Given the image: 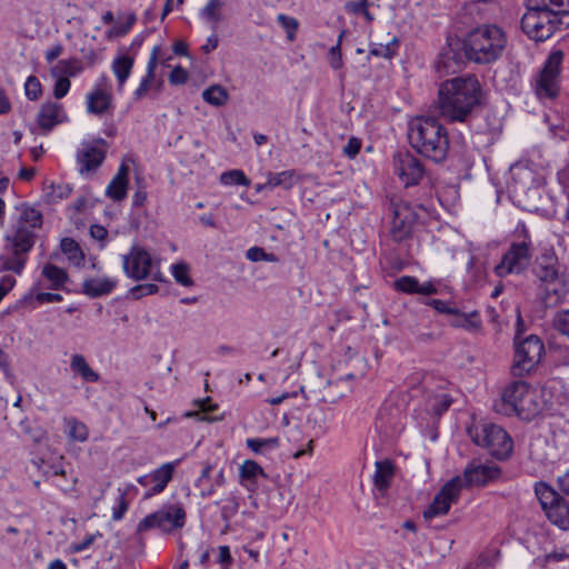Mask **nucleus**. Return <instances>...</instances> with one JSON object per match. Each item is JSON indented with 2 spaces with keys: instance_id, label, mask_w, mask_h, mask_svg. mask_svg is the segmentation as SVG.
I'll return each mask as SVG.
<instances>
[{
  "instance_id": "f257e3e1",
  "label": "nucleus",
  "mask_w": 569,
  "mask_h": 569,
  "mask_svg": "<svg viewBox=\"0 0 569 569\" xmlns=\"http://www.w3.org/2000/svg\"><path fill=\"white\" fill-rule=\"evenodd\" d=\"M483 91L476 76L456 77L440 83L437 104L448 122L466 123L482 104Z\"/></svg>"
},
{
  "instance_id": "f03ea898",
  "label": "nucleus",
  "mask_w": 569,
  "mask_h": 569,
  "mask_svg": "<svg viewBox=\"0 0 569 569\" xmlns=\"http://www.w3.org/2000/svg\"><path fill=\"white\" fill-rule=\"evenodd\" d=\"M568 14L569 0H526L521 29L531 40L545 41L558 30L560 17Z\"/></svg>"
},
{
  "instance_id": "7ed1b4c3",
  "label": "nucleus",
  "mask_w": 569,
  "mask_h": 569,
  "mask_svg": "<svg viewBox=\"0 0 569 569\" xmlns=\"http://www.w3.org/2000/svg\"><path fill=\"white\" fill-rule=\"evenodd\" d=\"M408 140L419 154L442 162L449 151L447 129L433 117L418 116L408 123Z\"/></svg>"
},
{
  "instance_id": "20e7f679",
  "label": "nucleus",
  "mask_w": 569,
  "mask_h": 569,
  "mask_svg": "<svg viewBox=\"0 0 569 569\" xmlns=\"http://www.w3.org/2000/svg\"><path fill=\"white\" fill-rule=\"evenodd\" d=\"M493 410L502 416H517L531 420L542 411V403L537 389L523 380L512 381L493 402Z\"/></svg>"
},
{
  "instance_id": "39448f33",
  "label": "nucleus",
  "mask_w": 569,
  "mask_h": 569,
  "mask_svg": "<svg viewBox=\"0 0 569 569\" xmlns=\"http://www.w3.org/2000/svg\"><path fill=\"white\" fill-rule=\"evenodd\" d=\"M507 44L506 33L495 24H486L470 31L463 40V50L476 63H491L498 60Z\"/></svg>"
},
{
  "instance_id": "423d86ee",
  "label": "nucleus",
  "mask_w": 569,
  "mask_h": 569,
  "mask_svg": "<svg viewBox=\"0 0 569 569\" xmlns=\"http://www.w3.org/2000/svg\"><path fill=\"white\" fill-rule=\"evenodd\" d=\"M532 239L525 222H519L512 233V241L495 267L498 277L519 274L530 264L532 257Z\"/></svg>"
},
{
  "instance_id": "0eeeda50",
  "label": "nucleus",
  "mask_w": 569,
  "mask_h": 569,
  "mask_svg": "<svg viewBox=\"0 0 569 569\" xmlns=\"http://www.w3.org/2000/svg\"><path fill=\"white\" fill-rule=\"evenodd\" d=\"M467 433L476 446L487 449L496 459H507L512 452L511 437L496 423L483 420L473 421L467 428Z\"/></svg>"
},
{
  "instance_id": "6e6552de",
  "label": "nucleus",
  "mask_w": 569,
  "mask_h": 569,
  "mask_svg": "<svg viewBox=\"0 0 569 569\" xmlns=\"http://www.w3.org/2000/svg\"><path fill=\"white\" fill-rule=\"evenodd\" d=\"M517 333L513 339L515 353L511 367L515 377H523L533 372L545 355L543 341L536 335L521 338L522 319L518 316Z\"/></svg>"
},
{
  "instance_id": "1a4fd4ad",
  "label": "nucleus",
  "mask_w": 569,
  "mask_h": 569,
  "mask_svg": "<svg viewBox=\"0 0 569 569\" xmlns=\"http://www.w3.org/2000/svg\"><path fill=\"white\" fill-rule=\"evenodd\" d=\"M562 62L563 52L561 50L550 52L533 79L532 88L538 99L553 100L559 96Z\"/></svg>"
},
{
  "instance_id": "9d476101",
  "label": "nucleus",
  "mask_w": 569,
  "mask_h": 569,
  "mask_svg": "<svg viewBox=\"0 0 569 569\" xmlns=\"http://www.w3.org/2000/svg\"><path fill=\"white\" fill-rule=\"evenodd\" d=\"M4 241L3 251L0 253V272L11 271L21 274L34 243L30 236L21 231L19 234H6Z\"/></svg>"
},
{
  "instance_id": "9b49d317",
  "label": "nucleus",
  "mask_w": 569,
  "mask_h": 569,
  "mask_svg": "<svg viewBox=\"0 0 569 569\" xmlns=\"http://www.w3.org/2000/svg\"><path fill=\"white\" fill-rule=\"evenodd\" d=\"M535 492L547 518L560 529H568L569 503L546 482L536 483Z\"/></svg>"
},
{
  "instance_id": "f8f14e48",
  "label": "nucleus",
  "mask_w": 569,
  "mask_h": 569,
  "mask_svg": "<svg viewBox=\"0 0 569 569\" xmlns=\"http://www.w3.org/2000/svg\"><path fill=\"white\" fill-rule=\"evenodd\" d=\"M107 142L101 137L83 139L76 151L78 173L83 178H91L102 166L106 158Z\"/></svg>"
},
{
  "instance_id": "ddd939ff",
  "label": "nucleus",
  "mask_w": 569,
  "mask_h": 569,
  "mask_svg": "<svg viewBox=\"0 0 569 569\" xmlns=\"http://www.w3.org/2000/svg\"><path fill=\"white\" fill-rule=\"evenodd\" d=\"M123 269L134 280L149 277L158 281L162 279L158 261L141 247L134 246L129 254L123 256Z\"/></svg>"
},
{
  "instance_id": "4468645a",
  "label": "nucleus",
  "mask_w": 569,
  "mask_h": 569,
  "mask_svg": "<svg viewBox=\"0 0 569 569\" xmlns=\"http://www.w3.org/2000/svg\"><path fill=\"white\" fill-rule=\"evenodd\" d=\"M186 512L179 505L164 506L158 511L146 516L138 523V531H147L152 528H159L163 531H171L184 526Z\"/></svg>"
},
{
  "instance_id": "2eb2a0df",
  "label": "nucleus",
  "mask_w": 569,
  "mask_h": 569,
  "mask_svg": "<svg viewBox=\"0 0 569 569\" xmlns=\"http://www.w3.org/2000/svg\"><path fill=\"white\" fill-rule=\"evenodd\" d=\"M462 485L460 476H457L446 482L435 496L432 502L423 511V518L426 520H430L436 517L447 515L451 505L458 501Z\"/></svg>"
},
{
  "instance_id": "dca6fc26",
  "label": "nucleus",
  "mask_w": 569,
  "mask_h": 569,
  "mask_svg": "<svg viewBox=\"0 0 569 569\" xmlns=\"http://www.w3.org/2000/svg\"><path fill=\"white\" fill-rule=\"evenodd\" d=\"M180 460L162 463L160 467L150 473L140 476L137 481L142 487L147 488L143 499H149L156 495L161 493L168 483L172 480L177 466Z\"/></svg>"
},
{
  "instance_id": "f3484780",
  "label": "nucleus",
  "mask_w": 569,
  "mask_h": 569,
  "mask_svg": "<svg viewBox=\"0 0 569 569\" xmlns=\"http://www.w3.org/2000/svg\"><path fill=\"white\" fill-rule=\"evenodd\" d=\"M393 171L406 187L418 184L426 172L422 162L409 152L393 157Z\"/></svg>"
},
{
  "instance_id": "a211bd4d",
  "label": "nucleus",
  "mask_w": 569,
  "mask_h": 569,
  "mask_svg": "<svg viewBox=\"0 0 569 569\" xmlns=\"http://www.w3.org/2000/svg\"><path fill=\"white\" fill-rule=\"evenodd\" d=\"M107 39V30L94 28L84 33L74 36L73 47L82 57L92 64L103 50V42Z\"/></svg>"
},
{
  "instance_id": "6ab92c4d",
  "label": "nucleus",
  "mask_w": 569,
  "mask_h": 569,
  "mask_svg": "<svg viewBox=\"0 0 569 569\" xmlns=\"http://www.w3.org/2000/svg\"><path fill=\"white\" fill-rule=\"evenodd\" d=\"M36 122L40 133L47 136L58 124L69 122V117L61 103L56 101H46L41 104L37 113Z\"/></svg>"
},
{
  "instance_id": "aec40b11",
  "label": "nucleus",
  "mask_w": 569,
  "mask_h": 569,
  "mask_svg": "<svg viewBox=\"0 0 569 569\" xmlns=\"http://www.w3.org/2000/svg\"><path fill=\"white\" fill-rule=\"evenodd\" d=\"M501 475V469L496 465L469 463L461 478L462 487H483L495 481Z\"/></svg>"
},
{
  "instance_id": "412c9836",
  "label": "nucleus",
  "mask_w": 569,
  "mask_h": 569,
  "mask_svg": "<svg viewBox=\"0 0 569 569\" xmlns=\"http://www.w3.org/2000/svg\"><path fill=\"white\" fill-rule=\"evenodd\" d=\"M19 219L16 224V229L11 234H19L23 232L30 236L31 241L36 243V230L40 229L43 222L41 211L31 204L23 203L18 208Z\"/></svg>"
},
{
  "instance_id": "4be33fe9",
  "label": "nucleus",
  "mask_w": 569,
  "mask_h": 569,
  "mask_svg": "<svg viewBox=\"0 0 569 569\" xmlns=\"http://www.w3.org/2000/svg\"><path fill=\"white\" fill-rule=\"evenodd\" d=\"M161 57V47L154 46L147 62L146 74L141 78L138 88L133 92V100L141 101L148 96L156 78V69Z\"/></svg>"
},
{
  "instance_id": "5701e85b",
  "label": "nucleus",
  "mask_w": 569,
  "mask_h": 569,
  "mask_svg": "<svg viewBox=\"0 0 569 569\" xmlns=\"http://www.w3.org/2000/svg\"><path fill=\"white\" fill-rule=\"evenodd\" d=\"M134 66V57L124 51H119L114 57L111 68L117 80V89L122 92Z\"/></svg>"
},
{
  "instance_id": "b1692460",
  "label": "nucleus",
  "mask_w": 569,
  "mask_h": 569,
  "mask_svg": "<svg viewBox=\"0 0 569 569\" xmlns=\"http://www.w3.org/2000/svg\"><path fill=\"white\" fill-rule=\"evenodd\" d=\"M449 326L456 329H463L468 332L478 333L482 330V320L480 312L477 310L462 312L458 307L456 313L451 315Z\"/></svg>"
},
{
  "instance_id": "393cba45",
  "label": "nucleus",
  "mask_w": 569,
  "mask_h": 569,
  "mask_svg": "<svg viewBox=\"0 0 569 569\" xmlns=\"http://www.w3.org/2000/svg\"><path fill=\"white\" fill-rule=\"evenodd\" d=\"M537 278L546 284H551L559 279V262L555 254H542L535 269Z\"/></svg>"
},
{
  "instance_id": "a878e982",
  "label": "nucleus",
  "mask_w": 569,
  "mask_h": 569,
  "mask_svg": "<svg viewBox=\"0 0 569 569\" xmlns=\"http://www.w3.org/2000/svg\"><path fill=\"white\" fill-rule=\"evenodd\" d=\"M372 477L375 488L383 496L390 488L395 478V465L390 459L379 460L375 463Z\"/></svg>"
},
{
  "instance_id": "bb28decb",
  "label": "nucleus",
  "mask_w": 569,
  "mask_h": 569,
  "mask_svg": "<svg viewBox=\"0 0 569 569\" xmlns=\"http://www.w3.org/2000/svg\"><path fill=\"white\" fill-rule=\"evenodd\" d=\"M70 371L74 379H80L84 383L97 382L100 379V375L89 365L81 353L71 356Z\"/></svg>"
},
{
  "instance_id": "cd10ccee",
  "label": "nucleus",
  "mask_w": 569,
  "mask_h": 569,
  "mask_svg": "<svg viewBox=\"0 0 569 569\" xmlns=\"http://www.w3.org/2000/svg\"><path fill=\"white\" fill-rule=\"evenodd\" d=\"M87 112L101 117L107 112V87L103 83L97 84L86 97Z\"/></svg>"
},
{
  "instance_id": "c85d7f7f",
  "label": "nucleus",
  "mask_w": 569,
  "mask_h": 569,
  "mask_svg": "<svg viewBox=\"0 0 569 569\" xmlns=\"http://www.w3.org/2000/svg\"><path fill=\"white\" fill-rule=\"evenodd\" d=\"M240 482L249 490H254L259 478H267L263 468L254 460H244L239 467Z\"/></svg>"
},
{
  "instance_id": "c756f323",
  "label": "nucleus",
  "mask_w": 569,
  "mask_h": 569,
  "mask_svg": "<svg viewBox=\"0 0 569 569\" xmlns=\"http://www.w3.org/2000/svg\"><path fill=\"white\" fill-rule=\"evenodd\" d=\"M423 389L426 390L427 393L425 403V410L427 412H430L435 416H440L448 410V408L451 405V398L447 393L442 391H432L426 381L423 382Z\"/></svg>"
},
{
  "instance_id": "7c9ffc66",
  "label": "nucleus",
  "mask_w": 569,
  "mask_h": 569,
  "mask_svg": "<svg viewBox=\"0 0 569 569\" xmlns=\"http://www.w3.org/2000/svg\"><path fill=\"white\" fill-rule=\"evenodd\" d=\"M82 70L83 64L81 60L70 58L58 61L53 67H51L50 73L51 76H60L69 79V77L78 76Z\"/></svg>"
},
{
  "instance_id": "2f4dec72",
  "label": "nucleus",
  "mask_w": 569,
  "mask_h": 569,
  "mask_svg": "<svg viewBox=\"0 0 569 569\" xmlns=\"http://www.w3.org/2000/svg\"><path fill=\"white\" fill-rule=\"evenodd\" d=\"M41 274L50 282V288L53 290L62 288L68 280L67 272L53 263L44 264Z\"/></svg>"
},
{
  "instance_id": "473e14b6",
  "label": "nucleus",
  "mask_w": 569,
  "mask_h": 569,
  "mask_svg": "<svg viewBox=\"0 0 569 569\" xmlns=\"http://www.w3.org/2000/svg\"><path fill=\"white\" fill-rule=\"evenodd\" d=\"M390 207L392 217L403 220L412 226L416 223L418 216L415 208L409 202L403 200H392Z\"/></svg>"
},
{
  "instance_id": "72a5a7b5",
  "label": "nucleus",
  "mask_w": 569,
  "mask_h": 569,
  "mask_svg": "<svg viewBox=\"0 0 569 569\" xmlns=\"http://www.w3.org/2000/svg\"><path fill=\"white\" fill-rule=\"evenodd\" d=\"M60 248L70 263L73 266H80L83 263L84 254L76 240L68 237L63 238L60 241Z\"/></svg>"
},
{
  "instance_id": "f704fd0d",
  "label": "nucleus",
  "mask_w": 569,
  "mask_h": 569,
  "mask_svg": "<svg viewBox=\"0 0 569 569\" xmlns=\"http://www.w3.org/2000/svg\"><path fill=\"white\" fill-rule=\"evenodd\" d=\"M296 182V172L293 170H284L277 173H269L266 186L270 188L282 187L283 189L289 190Z\"/></svg>"
},
{
  "instance_id": "c9c22d12",
  "label": "nucleus",
  "mask_w": 569,
  "mask_h": 569,
  "mask_svg": "<svg viewBox=\"0 0 569 569\" xmlns=\"http://www.w3.org/2000/svg\"><path fill=\"white\" fill-rule=\"evenodd\" d=\"M213 466L209 462H207L199 476V478L196 480V487L200 491V496L206 498L211 496L214 492V486L211 482V472H212Z\"/></svg>"
},
{
  "instance_id": "e433bc0d",
  "label": "nucleus",
  "mask_w": 569,
  "mask_h": 569,
  "mask_svg": "<svg viewBox=\"0 0 569 569\" xmlns=\"http://www.w3.org/2000/svg\"><path fill=\"white\" fill-rule=\"evenodd\" d=\"M202 98L207 103L220 107L227 102L229 94L223 87L213 84L202 92Z\"/></svg>"
},
{
  "instance_id": "4c0bfd02",
  "label": "nucleus",
  "mask_w": 569,
  "mask_h": 569,
  "mask_svg": "<svg viewBox=\"0 0 569 569\" xmlns=\"http://www.w3.org/2000/svg\"><path fill=\"white\" fill-rule=\"evenodd\" d=\"M246 445L254 453H263L266 449L278 448L279 438H249Z\"/></svg>"
},
{
  "instance_id": "58836bf2",
  "label": "nucleus",
  "mask_w": 569,
  "mask_h": 569,
  "mask_svg": "<svg viewBox=\"0 0 569 569\" xmlns=\"http://www.w3.org/2000/svg\"><path fill=\"white\" fill-rule=\"evenodd\" d=\"M412 227V224L392 217L390 234L395 241L401 242L410 236Z\"/></svg>"
},
{
  "instance_id": "ea45409f",
  "label": "nucleus",
  "mask_w": 569,
  "mask_h": 569,
  "mask_svg": "<svg viewBox=\"0 0 569 569\" xmlns=\"http://www.w3.org/2000/svg\"><path fill=\"white\" fill-rule=\"evenodd\" d=\"M395 290L408 295H418L419 280L413 276H401L393 282Z\"/></svg>"
},
{
  "instance_id": "a19ab883",
  "label": "nucleus",
  "mask_w": 569,
  "mask_h": 569,
  "mask_svg": "<svg viewBox=\"0 0 569 569\" xmlns=\"http://www.w3.org/2000/svg\"><path fill=\"white\" fill-rule=\"evenodd\" d=\"M220 182L224 186H250V180L246 177L244 172L239 169L229 170L226 172H222L220 176Z\"/></svg>"
},
{
  "instance_id": "79ce46f5",
  "label": "nucleus",
  "mask_w": 569,
  "mask_h": 569,
  "mask_svg": "<svg viewBox=\"0 0 569 569\" xmlns=\"http://www.w3.org/2000/svg\"><path fill=\"white\" fill-rule=\"evenodd\" d=\"M129 180L113 177L109 182V198L114 201H121L127 197Z\"/></svg>"
},
{
  "instance_id": "37998d69",
  "label": "nucleus",
  "mask_w": 569,
  "mask_h": 569,
  "mask_svg": "<svg viewBox=\"0 0 569 569\" xmlns=\"http://www.w3.org/2000/svg\"><path fill=\"white\" fill-rule=\"evenodd\" d=\"M130 492H137V488L132 485L126 487V489L119 495L117 499V506L113 507L112 518L113 520H120L127 512L129 508V501L126 499V496Z\"/></svg>"
},
{
  "instance_id": "c03bdc74",
  "label": "nucleus",
  "mask_w": 569,
  "mask_h": 569,
  "mask_svg": "<svg viewBox=\"0 0 569 569\" xmlns=\"http://www.w3.org/2000/svg\"><path fill=\"white\" fill-rule=\"evenodd\" d=\"M222 2L220 0H209L206 7L201 10L200 16L206 21L218 23L221 20L220 9Z\"/></svg>"
},
{
  "instance_id": "a18cd8bd",
  "label": "nucleus",
  "mask_w": 569,
  "mask_h": 569,
  "mask_svg": "<svg viewBox=\"0 0 569 569\" xmlns=\"http://www.w3.org/2000/svg\"><path fill=\"white\" fill-rule=\"evenodd\" d=\"M171 271H172V276H173L174 280L179 284H181L183 287H190L193 284V281L189 274L190 269L187 263H184V262L174 263L171 267Z\"/></svg>"
},
{
  "instance_id": "49530a36",
  "label": "nucleus",
  "mask_w": 569,
  "mask_h": 569,
  "mask_svg": "<svg viewBox=\"0 0 569 569\" xmlns=\"http://www.w3.org/2000/svg\"><path fill=\"white\" fill-rule=\"evenodd\" d=\"M277 21L287 32L288 40L293 41L296 39V33L299 28V21L296 18L289 17L284 13H279L277 16Z\"/></svg>"
},
{
  "instance_id": "de8ad7c7",
  "label": "nucleus",
  "mask_w": 569,
  "mask_h": 569,
  "mask_svg": "<svg viewBox=\"0 0 569 569\" xmlns=\"http://www.w3.org/2000/svg\"><path fill=\"white\" fill-rule=\"evenodd\" d=\"M67 432L71 439L77 441H84L88 437L87 427L74 419L67 421Z\"/></svg>"
},
{
  "instance_id": "09e8293b",
  "label": "nucleus",
  "mask_w": 569,
  "mask_h": 569,
  "mask_svg": "<svg viewBox=\"0 0 569 569\" xmlns=\"http://www.w3.org/2000/svg\"><path fill=\"white\" fill-rule=\"evenodd\" d=\"M24 93L31 101L38 100L42 94V88L39 79L34 76H29L24 82Z\"/></svg>"
},
{
  "instance_id": "8fccbe9b",
  "label": "nucleus",
  "mask_w": 569,
  "mask_h": 569,
  "mask_svg": "<svg viewBox=\"0 0 569 569\" xmlns=\"http://www.w3.org/2000/svg\"><path fill=\"white\" fill-rule=\"evenodd\" d=\"M71 188L68 184H52L50 190L46 193L48 202L56 203L70 196Z\"/></svg>"
},
{
  "instance_id": "3c124183",
  "label": "nucleus",
  "mask_w": 569,
  "mask_h": 569,
  "mask_svg": "<svg viewBox=\"0 0 569 569\" xmlns=\"http://www.w3.org/2000/svg\"><path fill=\"white\" fill-rule=\"evenodd\" d=\"M239 509V498L234 493H230L227 498L223 499V505L221 507V516L224 519H230L237 515Z\"/></svg>"
},
{
  "instance_id": "603ef678",
  "label": "nucleus",
  "mask_w": 569,
  "mask_h": 569,
  "mask_svg": "<svg viewBox=\"0 0 569 569\" xmlns=\"http://www.w3.org/2000/svg\"><path fill=\"white\" fill-rule=\"evenodd\" d=\"M427 306L432 307L437 312L441 315H448L451 317L452 313H456L457 306L452 301H446L440 299H429L426 302Z\"/></svg>"
},
{
  "instance_id": "864d4df0",
  "label": "nucleus",
  "mask_w": 569,
  "mask_h": 569,
  "mask_svg": "<svg viewBox=\"0 0 569 569\" xmlns=\"http://www.w3.org/2000/svg\"><path fill=\"white\" fill-rule=\"evenodd\" d=\"M84 292L90 297H99L107 292V280H88L83 284Z\"/></svg>"
},
{
  "instance_id": "5fc2aeb1",
  "label": "nucleus",
  "mask_w": 569,
  "mask_h": 569,
  "mask_svg": "<svg viewBox=\"0 0 569 569\" xmlns=\"http://www.w3.org/2000/svg\"><path fill=\"white\" fill-rule=\"evenodd\" d=\"M553 326L560 333L569 337V309L556 315Z\"/></svg>"
},
{
  "instance_id": "6e6d98bb",
  "label": "nucleus",
  "mask_w": 569,
  "mask_h": 569,
  "mask_svg": "<svg viewBox=\"0 0 569 569\" xmlns=\"http://www.w3.org/2000/svg\"><path fill=\"white\" fill-rule=\"evenodd\" d=\"M56 78L53 96L56 99H62L70 90L71 82L66 77L52 76Z\"/></svg>"
},
{
  "instance_id": "4d7b16f0",
  "label": "nucleus",
  "mask_w": 569,
  "mask_h": 569,
  "mask_svg": "<svg viewBox=\"0 0 569 569\" xmlns=\"http://www.w3.org/2000/svg\"><path fill=\"white\" fill-rule=\"evenodd\" d=\"M342 34L339 37V41L336 46L331 47L329 50V63L332 69L338 70L342 67V56H341V48H340V41H341Z\"/></svg>"
},
{
  "instance_id": "13d9d810",
  "label": "nucleus",
  "mask_w": 569,
  "mask_h": 569,
  "mask_svg": "<svg viewBox=\"0 0 569 569\" xmlns=\"http://www.w3.org/2000/svg\"><path fill=\"white\" fill-rule=\"evenodd\" d=\"M158 291V286L154 283H146L133 287L130 290L131 296L134 299H139L143 296L153 295Z\"/></svg>"
},
{
  "instance_id": "bf43d9fd",
  "label": "nucleus",
  "mask_w": 569,
  "mask_h": 569,
  "mask_svg": "<svg viewBox=\"0 0 569 569\" xmlns=\"http://www.w3.org/2000/svg\"><path fill=\"white\" fill-rule=\"evenodd\" d=\"M440 280L432 279L423 283L419 282L418 295L431 296L439 293Z\"/></svg>"
},
{
  "instance_id": "052dcab7",
  "label": "nucleus",
  "mask_w": 569,
  "mask_h": 569,
  "mask_svg": "<svg viewBox=\"0 0 569 569\" xmlns=\"http://www.w3.org/2000/svg\"><path fill=\"white\" fill-rule=\"evenodd\" d=\"M361 149V141L358 138H350L347 144L343 147V154L348 158L353 159Z\"/></svg>"
},
{
  "instance_id": "680f3d73",
  "label": "nucleus",
  "mask_w": 569,
  "mask_h": 569,
  "mask_svg": "<svg viewBox=\"0 0 569 569\" xmlns=\"http://www.w3.org/2000/svg\"><path fill=\"white\" fill-rule=\"evenodd\" d=\"M133 163L132 156H124L122 158L121 164L118 169V172L114 177H119L123 180H129V171H130V164Z\"/></svg>"
},
{
  "instance_id": "e2e57ef3",
  "label": "nucleus",
  "mask_w": 569,
  "mask_h": 569,
  "mask_svg": "<svg viewBox=\"0 0 569 569\" xmlns=\"http://www.w3.org/2000/svg\"><path fill=\"white\" fill-rule=\"evenodd\" d=\"M134 22H136L134 14H129L126 19V22L121 27H119V28L113 27L112 30L109 31V36L110 34H114V36L126 34L131 29V27L133 26Z\"/></svg>"
},
{
  "instance_id": "0e129e2a",
  "label": "nucleus",
  "mask_w": 569,
  "mask_h": 569,
  "mask_svg": "<svg viewBox=\"0 0 569 569\" xmlns=\"http://www.w3.org/2000/svg\"><path fill=\"white\" fill-rule=\"evenodd\" d=\"M90 236L101 242V247L104 246L107 239V228L101 224H92L90 227Z\"/></svg>"
},
{
  "instance_id": "69168bd1",
  "label": "nucleus",
  "mask_w": 569,
  "mask_h": 569,
  "mask_svg": "<svg viewBox=\"0 0 569 569\" xmlns=\"http://www.w3.org/2000/svg\"><path fill=\"white\" fill-rule=\"evenodd\" d=\"M186 80L187 72L181 67H176L169 76V81L173 84L183 83Z\"/></svg>"
},
{
  "instance_id": "338daca9",
  "label": "nucleus",
  "mask_w": 569,
  "mask_h": 569,
  "mask_svg": "<svg viewBox=\"0 0 569 569\" xmlns=\"http://www.w3.org/2000/svg\"><path fill=\"white\" fill-rule=\"evenodd\" d=\"M247 258L251 261H263L267 258V252L259 247H252L247 250Z\"/></svg>"
},
{
  "instance_id": "774afa93",
  "label": "nucleus",
  "mask_w": 569,
  "mask_h": 569,
  "mask_svg": "<svg viewBox=\"0 0 569 569\" xmlns=\"http://www.w3.org/2000/svg\"><path fill=\"white\" fill-rule=\"evenodd\" d=\"M63 52V47L62 44L60 43H57L54 46H52L51 48H49L46 52H44V58L47 60V62H52L53 60H56L59 56H61V53Z\"/></svg>"
}]
</instances>
